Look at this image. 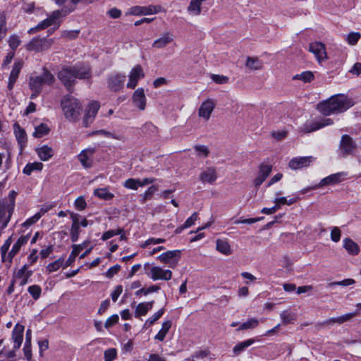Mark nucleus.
<instances>
[{
    "label": "nucleus",
    "mask_w": 361,
    "mask_h": 361,
    "mask_svg": "<svg viewBox=\"0 0 361 361\" xmlns=\"http://www.w3.org/2000/svg\"><path fill=\"white\" fill-rule=\"evenodd\" d=\"M118 319H119V317H118V314H115L111 315L106 320L105 324H104L105 328L109 329V328L111 327L113 325L118 323Z\"/></svg>",
    "instance_id": "69168bd1"
},
{
    "label": "nucleus",
    "mask_w": 361,
    "mask_h": 361,
    "mask_svg": "<svg viewBox=\"0 0 361 361\" xmlns=\"http://www.w3.org/2000/svg\"><path fill=\"white\" fill-rule=\"evenodd\" d=\"M216 247L219 252L225 255H229L232 252L231 246L226 240L217 239L216 241Z\"/></svg>",
    "instance_id": "c9c22d12"
},
{
    "label": "nucleus",
    "mask_w": 361,
    "mask_h": 361,
    "mask_svg": "<svg viewBox=\"0 0 361 361\" xmlns=\"http://www.w3.org/2000/svg\"><path fill=\"white\" fill-rule=\"evenodd\" d=\"M132 101L133 104L140 110L145 109L147 99L143 88H138L134 92Z\"/></svg>",
    "instance_id": "412c9836"
},
{
    "label": "nucleus",
    "mask_w": 361,
    "mask_h": 361,
    "mask_svg": "<svg viewBox=\"0 0 361 361\" xmlns=\"http://www.w3.org/2000/svg\"><path fill=\"white\" fill-rule=\"evenodd\" d=\"M54 42L53 39L35 37L26 44V49L36 52L43 51L49 49Z\"/></svg>",
    "instance_id": "0eeeda50"
},
{
    "label": "nucleus",
    "mask_w": 361,
    "mask_h": 361,
    "mask_svg": "<svg viewBox=\"0 0 361 361\" xmlns=\"http://www.w3.org/2000/svg\"><path fill=\"white\" fill-rule=\"evenodd\" d=\"M333 124V121L331 118H320L318 121H314L311 124L310 126V128L307 129V132H312L317 130L323 127L330 126Z\"/></svg>",
    "instance_id": "f704fd0d"
},
{
    "label": "nucleus",
    "mask_w": 361,
    "mask_h": 361,
    "mask_svg": "<svg viewBox=\"0 0 361 361\" xmlns=\"http://www.w3.org/2000/svg\"><path fill=\"white\" fill-rule=\"evenodd\" d=\"M68 267V266H66V261L64 257H61L54 262L49 264L47 266V269L49 272H54L59 270L61 267L66 269Z\"/></svg>",
    "instance_id": "e433bc0d"
},
{
    "label": "nucleus",
    "mask_w": 361,
    "mask_h": 361,
    "mask_svg": "<svg viewBox=\"0 0 361 361\" xmlns=\"http://www.w3.org/2000/svg\"><path fill=\"white\" fill-rule=\"evenodd\" d=\"M94 148L89 147L82 149L78 155V159L84 169H90L93 164Z\"/></svg>",
    "instance_id": "ddd939ff"
},
{
    "label": "nucleus",
    "mask_w": 361,
    "mask_h": 361,
    "mask_svg": "<svg viewBox=\"0 0 361 361\" xmlns=\"http://www.w3.org/2000/svg\"><path fill=\"white\" fill-rule=\"evenodd\" d=\"M217 179L216 169L212 166L204 169L200 174V180L203 183L213 184Z\"/></svg>",
    "instance_id": "6ab92c4d"
},
{
    "label": "nucleus",
    "mask_w": 361,
    "mask_h": 361,
    "mask_svg": "<svg viewBox=\"0 0 361 361\" xmlns=\"http://www.w3.org/2000/svg\"><path fill=\"white\" fill-rule=\"evenodd\" d=\"M164 313V309L161 308L155 312L152 316L148 318L145 322L144 326L147 328L153 325Z\"/></svg>",
    "instance_id": "49530a36"
},
{
    "label": "nucleus",
    "mask_w": 361,
    "mask_h": 361,
    "mask_svg": "<svg viewBox=\"0 0 361 361\" xmlns=\"http://www.w3.org/2000/svg\"><path fill=\"white\" fill-rule=\"evenodd\" d=\"M94 195L104 200H110L114 197V195L110 192L107 188L95 189L94 190Z\"/></svg>",
    "instance_id": "c03bdc74"
},
{
    "label": "nucleus",
    "mask_w": 361,
    "mask_h": 361,
    "mask_svg": "<svg viewBox=\"0 0 361 361\" xmlns=\"http://www.w3.org/2000/svg\"><path fill=\"white\" fill-rule=\"evenodd\" d=\"M145 77L142 68L140 65H136L130 71L128 75V81L126 87L129 89H135L138 81Z\"/></svg>",
    "instance_id": "9d476101"
},
{
    "label": "nucleus",
    "mask_w": 361,
    "mask_h": 361,
    "mask_svg": "<svg viewBox=\"0 0 361 361\" xmlns=\"http://www.w3.org/2000/svg\"><path fill=\"white\" fill-rule=\"evenodd\" d=\"M47 212V209L42 208L35 215L27 219L24 223V226H30L39 220V219Z\"/></svg>",
    "instance_id": "37998d69"
},
{
    "label": "nucleus",
    "mask_w": 361,
    "mask_h": 361,
    "mask_svg": "<svg viewBox=\"0 0 361 361\" xmlns=\"http://www.w3.org/2000/svg\"><path fill=\"white\" fill-rule=\"evenodd\" d=\"M357 149V144L348 135H344L341 137L340 142V150L343 156L352 154Z\"/></svg>",
    "instance_id": "4468645a"
},
{
    "label": "nucleus",
    "mask_w": 361,
    "mask_h": 361,
    "mask_svg": "<svg viewBox=\"0 0 361 361\" xmlns=\"http://www.w3.org/2000/svg\"><path fill=\"white\" fill-rule=\"evenodd\" d=\"M348 173L345 171H341L336 173L331 174L322 178L319 183V186L323 187L329 185H335L346 180Z\"/></svg>",
    "instance_id": "dca6fc26"
},
{
    "label": "nucleus",
    "mask_w": 361,
    "mask_h": 361,
    "mask_svg": "<svg viewBox=\"0 0 361 361\" xmlns=\"http://www.w3.org/2000/svg\"><path fill=\"white\" fill-rule=\"evenodd\" d=\"M158 190L157 185H152L143 194V201H146L152 197V195Z\"/></svg>",
    "instance_id": "774afa93"
},
{
    "label": "nucleus",
    "mask_w": 361,
    "mask_h": 361,
    "mask_svg": "<svg viewBox=\"0 0 361 361\" xmlns=\"http://www.w3.org/2000/svg\"><path fill=\"white\" fill-rule=\"evenodd\" d=\"M30 238V235L20 236L16 243L13 245L11 250L8 253L9 261H11L12 258L18 253L21 247L25 245Z\"/></svg>",
    "instance_id": "cd10ccee"
},
{
    "label": "nucleus",
    "mask_w": 361,
    "mask_h": 361,
    "mask_svg": "<svg viewBox=\"0 0 361 361\" xmlns=\"http://www.w3.org/2000/svg\"><path fill=\"white\" fill-rule=\"evenodd\" d=\"M180 258V251L178 250L167 251L157 257L158 260L168 264L171 268L176 267Z\"/></svg>",
    "instance_id": "6e6552de"
},
{
    "label": "nucleus",
    "mask_w": 361,
    "mask_h": 361,
    "mask_svg": "<svg viewBox=\"0 0 361 361\" xmlns=\"http://www.w3.org/2000/svg\"><path fill=\"white\" fill-rule=\"evenodd\" d=\"M99 109V104L97 102H92L85 109V116L82 120L83 126H89L94 120V118Z\"/></svg>",
    "instance_id": "2eb2a0df"
},
{
    "label": "nucleus",
    "mask_w": 361,
    "mask_h": 361,
    "mask_svg": "<svg viewBox=\"0 0 361 361\" xmlns=\"http://www.w3.org/2000/svg\"><path fill=\"white\" fill-rule=\"evenodd\" d=\"M171 326V322L170 320L165 321L162 323L161 328L157 334L154 338L159 341H163Z\"/></svg>",
    "instance_id": "4c0bfd02"
},
{
    "label": "nucleus",
    "mask_w": 361,
    "mask_h": 361,
    "mask_svg": "<svg viewBox=\"0 0 361 361\" xmlns=\"http://www.w3.org/2000/svg\"><path fill=\"white\" fill-rule=\"evenodd\" d=\"M355 104L356 102L353 98L338 94L320 102L317 105V109L322 114L327 116L344 112Z\"/></svg>",
    "instance_id": "f257e3e1"
},
{
    "label": "nucleus",
    "mask_w": 361,
    "mask_h": 361,
    "mask_svg": "<svg viewBox=\"0 0 361 361\" xmlns=\"http://www.w3.org/2000/svg\"><path fill=\"white\" fill-rule=\"evenodd\" d=\"M54 81V75L47 70L44 69L40 75H32L29 79V87L32 92L30 99H35L45 85H51Z\"/></svg>",
    "instance_id": "7ed1b4c3"
},
{
    "label": "nucleus",
    "mask_w": 361,
    "mask_h": 361,
    "mask_svg": "<svg viewBox=\"0 0 361 361\" xmlns=\"http://www.w3.org/2000/svg\"><path fill=\"white\" fill-rule=\"evenodd\" d=\"M6 30L5 16L3 14H0V42L5 37Z\"/></svg>",
    "instance_id": "13d9d810"
},
{
    "label": "nucleus",
    "mask_w": 361,
    "mask_h": 361,
    "mask_svg": "<svg viewBox=\"0 0 361 361\" xmlns=\"http://www.w3.org/2000/svg\"><path fill=\"white\" fill-rule=\"evenodd\" d=\"M20 39L18 36L13 35L8 39V45L13 50L16 49L20 44Z\"/></svg>",
    "instance_id": "bf43d9fd"
},
{
    "label": "nucleus",
    "mask_w": 361,
    "mask_h": 361,
    "mask_svg": "<svg viewBox=\"0 0 361 361\" xmlns=\"http://www.w3.org/2000/svg\"><path fill=\"white\" fill-rule=\"evenodd\" d=\"M341 231L338 227H334L331 232V240L337 243L341 239Z\"/></svg>",
    "instance_id": "338daca9"
},
{
    "label": "nucleus",
    "mask_w": 361,
    "mask_h": 361,
    "mask_svg": "<svg viewBox=\"0 0 361 361\" xmlns=\"http://www.w3.org/2000/svg\"><path fill=\"white\" fill-rule=\"evenodd\" d=\"M49 130V128L46 124L42 123L39 126L35 127L33 133V136L35 137H42L47 135Z\"/></svg>",
    "instance_id": "8fccbe9b"
},
{
    "label": "nucleus",
    "mask_w": 361,
    "mask_h": 361,
    "mask_svg": "<svg viewBox=\"0 0 361 361\" xmlns=\"http://www.w3.org/2000/svg\"><path fill=\"white\" fill-rule=\"evenodd\" d=\"M59 80L71 90L77 78L86 79L91 77V72L87 65H77L62 68L58 73Z\"/></svg>",
    "instance_id": "f03ea898"
},
{
    "label": "nucleus",
    "mask_w": 361,
    "mask_h": 361,
    "mask_svg": "<svg viewBox=\"0 0 361 361\" xmlns=\"http://www.w3.org/2000/svg\"><path fill=\"white\" fill-rule=\"evenodd\" d=\"M343 246L348 252V254L352 255H357L360 252L358 245L352 239L346 238L343 240Z\"/></svg>",
    "instance_id": "2f4dec72"
},
{
    "label": "nucleus",
    "mask_w": 361,
    "mask_h": 361,
    "mask_svg": "<svg viewBox=\"0 0 361 361\" xmlns=\"http://www.w3.org/2000/svg\"><path fill=\"white\" fill-rule=\"evenodd\" d=\"M126 16H142V10L141 6H135L129 8L126 12Z\"/></svg>",
    "instance_id": "4d7b16f0"
},
{
    "label": "nucleus",
    "mask_w": 361,
    "mask_h": 361,
    "mask_svg": "<svg viewBox=\"0 0 361 361\" xmlns=\"http://www.w3.org/2000/svg\"><path fill=\"white\" fill-rule=\"evenodd\" d=\"M294 78L302 80L304 82H309L314 78V75L310 71H305L296 75Z\"/></svg>",
    "instance_id": "864d4df0"
},
{
    "label": "nucleus",
    "mask_w": 361,
    "mask_h": 361,
    "mask_svg": "<svg viewBox=\"0 0 361 361\" xmlns=\"http://www.w3.org/2000/svg\"><path fill=\"white\" fill-rule=\"evenodd\" d=\"M271 171V166L269 165L262 164L259 166L258 175L255 179V185L256 187L259 186L269 176Z\"/></svg>",
    "instance_id": "a878e982"
},
{
    "label": "nucleus",
    "mask_w": 361,
    "mask_h": 361,
    "mask_svg": "<svg viewBox=\"0 0 361 361\" xmlns=\"http://www.w3.org/2000/svg\"><path fill=\"white\" fill-rule=\"evenodd\" d=\"M126 81V75L121 73H113L107 79L108 87L110 90L118 92L121 90Z\"/></svg>",
    "instance_id": "f8f14e48"
},
{
    "label": "nucleus",
    "mask_w": 361,
    "mask_h": 361,
    "mask_svg": "<svg viewBox=\"0 0 361 361\" xmlns=\"http://www.w3.org/2000/svg\"><path fill=\"white\" fill-rule=\"evenodd\" d=\"M255 340L254 338H249L242 342L237 343L233 348V353L235 356L239 355L241 353L244 352L248 347L254 344Z\"/></svg>",
    "instance_id": "473e14b6"
},
{
    "label": "nucleus",
    "mask_w": 361,
    "mask_h": 361,
    "mask_svg": "<svg viewBox=\"0 0 361 361\" xmlns=\"http://www.w3.org/2000/svg\"><path fill=\"white\" fill-rule=\"evenodd\" d=\"M205 0H191L188 11L192 16H197L201 12V5Z\"/></svg>",
    "instance_id": "a19ab883"
},
{
    "label": "nucleus",
    "mask_w": 361,
    "mask_h": 361,
    "mask_svg": "<svg viewBox=\"0 0 361 361\" xmlns=\"http://www.w3.org/2000/svg\"><path fill=\"white\" fill-rule=\"evenodd\" d=\"M140 179L136 178H128L124 183L123 186L128 189L137 190L140 186Z\"/></svg>",
    "instance_id": "603ef678"
},
{
    "label": "nucleus",
    "mask_w": 361,
    "mask_h": 361,
    "mask_svg": "<svg viewBox=\"0 0 361 361\" xmlns=\"http://www.w3.org/2000/svg\"><path fill=\"white\" fill-rule=\"evenodd\" d=\"M194 149L197 152V155L200 158H205L209 154V150L205 145H196Z\"/></svg>",
    "instance_id": "5fc2aeb1"
},
{
    "label": "nucleus",
    "mask_w": 361,
    "mask_h": 361,
    "mask_svg": "<svg viewBox=\"0 0 361 361\" xmlns=\"http://www.w3.org/2000/svg\"><path fill=\"white\" fill-rule=\"evenodd\" d=\"M36 152L39 158L43 161H47L50 159L54 154V149L47 145L38 147L36 149Z\"/></svg>",
    "instance_id": "bb28decb"
},
{
    "label": "nucleus",
    "mask_w": 361,
    "mask_h": 361,
    "mask_svg": "<svg viewBox=\"0 0 361 361\" xmlns=\"http://www.w3.org/2000/svg\"><path fill=\"white\" fill-rule=\"evenodd\" d=\"M117 353L115 348H109L104 352L105 361H112L116 357Z\"/></svg>",
    "instance_id": "0e129e2a"
},
{
    "label": "nucleus",
    "mask_w": 361,
    "mask_h": 361,
    "mask_svg": "<svg viewBox=\"0 0 361 361\" xmlns=\"http://www.w3.org/2000/svg\"><path fill=\"white\" fill-rule=\"evenodd\" d=\"M61 107L65 117L70 121L79 119L81 113V104L72 96H65L61 100Z\"/></svg>",
    "instance_id": "20e7f679"
},
{
    "label": "nucleus",
    "mask_w": 361,
    "mask_h": 361,
    "mask_svg": "<svg viewBox=\"0 0 361 361\" xmlns=\"http://www.w3.org/2000/svg\"><path fill=\"white\" fill-rule=\"evenodd\" d=\"M174 39V35L170 32H166L160 35L159 38L155 39L152 44V47L156 49H162L171 43Z\"/></svg>",
    "instance_id": "4be33fe9"
},
{
    "label": "nucleus",
    "mask_w": 361,
    "mask_h": 361,
    "mask_svg": "<svg viewBox=\"0 0 361 361\" xmlns=\"http://www.w3.org/2000/svg\"><path fill=\"white\" fill-rule=\"evenodd\" d=\"M309 51L314 55L319 63L327 59L325 45L322 42H314L310 43L309 45Z\"/></svg>",
    "instance_id": "9b49d317"
},
{
    "label": "nucleus",
    "mask_w": 361,
    "mask_h": 361,
    "mask_svg": "<svg viewBox=\"0 0 361 361\" xmlns=\"http://www.w3.org/2000/svg\"><path fill=\"white\" fill-rule=\"evenodd\" d=\"M14 134L20 147V152L27 144V134L25 130L19 124L15 123L13 126Z\"/></svg>",
    "instance_id": "393cba45"
},
{
    "label": "nucleus",
    "mask_w": 361,
    "mask_h": 361,
    "mask_svg": "<svg viewBox=\"0 0 361 361\" xmlns=\"http://www.w3.org/2000/svg\"><path fill=\"white\" fill-rule=\"evenodd\" d=\"M28 293L32 295L34 300L39 298L42 293V289L38 285H32L28 287Z\"/></svg>",
    "instance_id": "3c124183"
},
{
    "label": "nucleus",
    "mask_w": 361,
    "mask_h": 361,
    "mask_svg": "<svg viewBox=\"0 0 361 361\" xmlns=\"http://www.w3.org/2000/svg\"><path fill=\"white\" fill-rule=\"evenodd\" d=\"M159 290V287L158 286L152 285V286L148 287L147 288H140V290H138L135 292V295H139L140 294L143 293L145 295H147L149 293L157 292Z\"/></svg>",
    "instance_id": "6e6d98bb"
},
{
    "label": "nucleus",
    "mask_w": 361,
    "mask_h": 361,
    "mask_svg": "<svg viewBox=\"0 0 361 361\" xmlns=\"http://www.w3.org/2000/svg\"><path fill=\"white\" fill-rule=\"evenodd\" d=\"M123 231V229H118L116 231H114V230L108 231L105 232L104 233H103V235L102 236V239L103 240H108L114 235H120Z\"/></svg>",
    "instance_id": "e2e57ef3"
},
{
    "label": "nucleus",
    "mask_w": 361,
    "mask_h": 361,
    "mask_svg": "<svg viewBox=\"0 0 361 361\" xmlns=\"http://www.w3.org/2000/svg\"><path fill=\"white\" fill-rule=\"evenodd\" d=\"M280 318L285 325L292 324L296 320V314L290 310H284L280 313Z\"/></svg>",
    "instance_id": "58836bf2"
},
{
    "label": "nucleus",
    "mask_w": 361,
    "mask_h": 361,
    "mask_svg": "<svg viewBox=\"0 0 361 361\" xmlns=\"http://www.w3.org/2000/svg\"><path fill=\"white\" fill-rule=\"evenodd\" d=\"M93 0H71L70 2L62 7V11L64 16H68L71 13L73 12L76 9V6L78 4H88L92 2Z\"/></svg>",
    "instance_id": "7c9ffc66"
},
{
    "label": "nucleus",
    "mask_w": 361,
    "mask_h": 361,
    "mask_svg": "<svg viewBox=\"0 0 361 361\" xmlns=\"http://www.w3.org/2000/svg\"><path fill=\"white\" fill-rule=\"evenodd\" d=\"M32 271L28 270V267L25 264L16 273V279L19 280L20 286H24L28 282L29 278L31 276Z\"/></svg>",
    "instance_id": "c85d7f7f"
},
{
    "label": "nucleus",
    "mask_w": 361,
    "mask_h": 361,
    "mask_svg": "<svg viewBox=\"0 0 361 361\" xmlns=\"http://www.w3.org/2000/svg\"><path fill=\"white\" fill-rule=\"evenodd\" d=\"M147 276L153 281L164 280L169 281L172 277V272L169 269H164L159 266L151 267Z\"/></svg>",
    "instance_id": "1a4fd4ad"
},
{
    "label": "nucleus",
    "mask_w": 361,
    "mask_h": 361,
    "mask_svg": "<svg viewBox=\"0 0 361 361\" xmlns=\"http://www.w3.org/2000/svg\"><path fill=\"white\" fill-rule=\"evenodd\" d=\"M22 68H23V62L22 61H16L14 63L12 70L10 73V76L8 78V89L9 91H11L13 90V86L18 78V75L20 73Z\"/></svg>",
    "instance_id": "b1692460"
},
{
    "label": "nucleus",
    "mask_w": 361,
    "mask_h": 361,
    "mask_svg": "<svg viewBox=\"0 0 361 361\" xmlns=\"http://www.w3.org/2000/svg\"><path fill=\"white\" fill-rule=\"evenodd\" d=\"M24 326L20 324H16L13 329L11 334V339L13 344L14 350H18L21 346V344L23 341V332H24Z\"/></svg>",
    "instance_id": "aec40b11"
},
{
    "label": "nucleus",
    "mask_w": 361,
    "mask_h": 361,
    "mask_svg": "<svg viewBox=\"0 0 361 361\" xmlns=\"http://www.w3.org/2000/svg\"><path fill=\"white\" fill-rule=\"evenodd\" d=\"M259 324V319H257V318H255V317H252V318L249 319L248 320H247L246 322L241 324L237 330L242 331V330H247V329H253L257 328Z\"/></svg>",
    "instance_id": "79ce46f5"
},
{
    "label": "nucleus",
    "mask_w": 361,
    "mask_h": 361,
    "mask_svg": "<svg viewBox=\"0 0 361 361\" xmlns=\"http://www.w3.org/2000/svg\"><path fill=\"white\" fill-rule=\"evenodd\" d=\"M80 216L78 214L71 212V219L72 220V225L71 228V238L72 242H76L80 235L79 219Z\"/></svg>",
    "instance_id": "5701e85b"
},
{
    "label": "nucleus",
    "mask_w": 361,
    "mask_h": 361,
    "mask_svg": "<svg viewBox=\"0 0 361 361\" xmlns=\"http://www.w3.org/2000/svg\"><path fill=\"white\" fill-rule=\"evenodd\" d=\"M142 16H148L158 13L161 11V6L150 5L148 6H142Z\"/></svg>",
    "instance_id": "09e8293b"
},
{
    "label": "nucleus",
    "mask_w": 361,
    "mask_h": 361,
    "mask_svg": "<svg viewBox=\"0 0 361 361\" xmlns=\"http://www.w3.org/2000/svg\"><path fill=\"white\" fill-rule=\"evenodd\" d=\"M85 243H83L82 244H79V245H72V251L68 257V258L67 259V260H66V266H71L72 264L75 262V257H77V255L85 248Z\"/></svg>",
    "instance_id": "72a5a7b5"
},
{
    "label": "nucleus",
    "mask_w": 361,
    "mask_h": 361,
    "mask_svg": "<svg viewBox=\"0 0 361 361\" xmlns=\"http://www.w3.org/2000/svg\"><path fill=\"white\" fill-rule=\"evenodd\" d=\"M63 15L62 8L55 10L50 14L47 15V17L39 22L35 27H31L28 30L29 34H34L39 30H44L49 27L53 26L54 30L58 29L61 25V18L66 17Z\"/></svg>",
    "instance_id": "39448f33"
},
{
    "label": "nucleus",
    "mask_w": 361,
    "mask_h": 361,
    "mask_svg": "<svg viewBox=\"0 0 361 361\" xmlns=\"http://www.w3.org/2000/svg\"><path fill=\"white\" fill-rule=\"evenodd\" d=\"M361 37L358 32H351L345 37V40L350 46L355 45Z\"/></svg>",
    "instance_id": "de8ad7c7"
},
{
    "label": "nucleus",
    "mask_w": 361,
    "mask_h": 361,
    "mask_svg": "<svg viewBox=\"0 0 361 361\" xmlns=\"http://www.w3.org/2000/svg\"><path fill=\"white\" fill-rule=\"evenodd\" d=\"M75 207L79 210L82 211L84 210L86 208L87 204L85 202V200L83 197L80 196L78 197L75 201Z\"/></svg>",
    "instance_id": "680f3d73"
},
{
    "label": "nucleus",
    "mask_w": 361,
    "mask_h": 361,
    "mask_svg": "<svg viewBox=\"0 0 361 361\" xmlns=\"http://www.w3.org/2000/svg\"><path fill=\"white\" fill-rule=\"evenodd\" d=\"M154 305V301L144 302L139 303L135 310V317L140 318L142 316H145L147 312L152 310Z\"/></svg>",
    "instance_id": "c756f323"
},
{
    "label": "nucleus",
    "mask_w": 361,
    "mask_h": 361,
    "mask_svg": "<svg viewBox=\"0 0 361 361\" xmlns=\"http://www.w3.org/2000/svg\"><path fill=\"white\" fill-rule=\"evenodd\" d=\"M314 160L312 156L294 157L290 160L288 166L293 170L307 167Z\"/></svg>",
    "instance_id": "a211bd4d"
},
{
    "label": "nucleus",
    "mask_w": 361,
    "mask_h": 361,
    "mask_svg": "<svg viewBox=\"0 0 361 361\" xmlns=\"http://www.w3.org/2000/svg\"><path fill=\"white\" fill-rule=\"evenodd\" d=\"M216 103L213 99H207L201 104L199 108V116L205 121H208L210 118L211 114L213 112Z\"/></svg>",
    "instance_id": "f3484780"
},
{
    "label": "nucleus",
    "mask_w": 361,
    "mask_h": 361,
    "mask_svg": "<svg viewBox=\"0 0 361 361\" xmlns=\"http://www.w3.org/2000/svg\"><path fill=\"white\" fill-rule=\"evenodd\" d=\"M245 65L251 70L257 71L262 68L263 62L256 57H247Z\"/></svg>",
    "instance_id": "ea45409f"
},
{
    "label": "nucleus",
    "mask_w": 361,
    "mask_h": 361,
    "mask_svg": "<svg viewBox=\"0 0 361 361\" xmlns=\"http://www.w3.org/2000/svg\"><path fill=\"white\" fill-rule=\"evenodd\" d=\"M14 192L10 194L9 200L0 202V224L1 229H4L10 221L15 206Z\"/></svg>",
    "instance_id": "423d86ee"
},
{
    "label": "nucleus",
    "mask_w": 361,
    "mask_h": 361,
    "mask_svg": "<svg viewBox=\"0 0 361 361\" xmlns=\"http://www.w3.org/2000/svg\"><path fill=\"white\" fill-rule=\"evenodd\" d=\"M43 168V164L41 162H34L27 164L23 169V172L26 175H30L34 171H41Z\"/></svg>",
    "instance_id": "a18cd8bd"
},
{
    "label": "nucleus",
    "mask_w": 361,
    "mask_h": 361,
    "mask_svg": "<svg viewBox=\"0 0 361 361\" xmlns=\"http://www.w3.org/2000/svg\"><path fill=\"white\" fill-rule=\"evenodd\" d=\"M357 314V311L347 313L338 317V324H342L346 322L350 321L353 317Z\"/></svg>",
    "instance_id": "052dcab7"
}]
</instances>
